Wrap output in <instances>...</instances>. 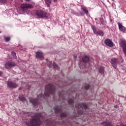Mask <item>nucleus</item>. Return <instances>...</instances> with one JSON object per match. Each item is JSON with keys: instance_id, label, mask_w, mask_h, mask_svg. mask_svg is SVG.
Segmentation results:
<instances>
[{"instance_id": "f257e3e1", "label": "nucleus", "mask_w": 126, "mask_h": 126, "mask_svg": "<svg viewBox=\"0 0 126 126\" xmlns=\"http://www.w3.org/2000/svg\"><path fill=\"white\" fill-rule=\"evenodd\" d=\"M55 92H56V87L53 84H48L45 86L44 94H40L37 96V98L35 99L30 98V102L32 103V105L37 106V105L40 104L39 100H43V99H45V97L50 96V94H54Z\"/></svg>"}, {"instance_id": "f03ea898", "label": "nucleus", "mask_w": 126, "mask_h": 126, "mask_svg": "<svg viewBox=\"0 0 126 126\" xmlns=\"http://www.w3.org/2000/svg\"><path fill=\"white\" fill-rule=\"evenodd\" d=\"M41 119H43V115L41 113H35L32 120L28 122V126H40L42 124Z\"/></svg>"}, {"instance_id": "7ed1b4c3", "label": "nucleus", "mask_w": 126, "mask_h": 126, "mask_svg": "<svg viewBox=\"0 0 126 126\" xmlns=\"http://www.w3.org/2000/svg\"><path fill=\"white\" fill-rule=\"evenodd\" d=\"M89 57L87 56H85L82 57V59H80L79 65L81 69L82 68H86V63H88L89 62Z\"/></svg>"}, {"instance_id": "20e7f679", "label": "nucleus", "mask_w": 126, "mask_h": 126, "mask_svg": "<svg viewBox=\"0 0 126 126\" xmlns=\"http://www.w3.org/2000/svg\"><path fill=\"white\" fill-rule=\"evenodd\" d=\"M75 107L78 109V112L79 114H81V115L83 114V112L82 111V110H83V109H85V110L88 109V106H87V104L84 103H78L76 104Z\"/></svg>"}, {"instance_id": "39448f33", "label": "nucleus", "mask_w": 126, "mask_h": 126, "mask_svg": "<svg viewBox=\"0 0 126 126\" xmlns=\"http://www.w3.org/2000/svg\"><path fill=\"white\" fill-rule=\"evenodd\" d=\"M33 7L34 6L30 3H22L20 5L21 9L23 12H27L28 9L33 8Z\"/></svg>"}, {"instance_id": "423d86ee", "label": "nucleus", "mask_w": 126, "mask_h": 126, "mask_svg": "<svg viewBox=\"0 0 126 126\" xmlns=\"http://www.w3.org/2000/svg\"><path fill=\"white\" fill-rule=\"evenodd\" d=\"M35 15L38 18H45V17H47L48 16V13L44 11L39 10L35 11Z\"/></svg>"}, {"instance_id": "0eeeda50", "label": "nucleus", "mask_w": 126, "mask_h": 126, "mask_svg": "<svg viewBox=\"0 0 126 126\" xmlns=\"http://www.w3.org/2000/svg\"><path fill=\"white\" fill-rule=\"evenodd\" d=\"M92 28L94 34H95L97 36H100L101 37H103L104 36V32H103L101 30H98L96 29V27L94 26H92Z\"/></svg>"}, {"instance_id": "6e6552de", "label": "nucleus", "mask_w": 126, "mask_h": 126, "mask_svg": "<svg viewBox=\"0 0 126 126\" xmlns=\"http://www.w3.org/2000/svg\"><path fill=\"white\" fill-rule=\"evenodd\" d=\"M12 66H15V63L12 62H8L5 64L6 69H10Z\"/></svg>"}, {"instance_id": "1a4fd4ad", "label": "nucleus", "mask_w": 126, "mask_h": 126, "mask_svg": "<svg viewBox=\"0 0 126 126\" xmlns=\"http://www.w3.org/2000/svg\"><path fill=\"white\" fill-rule=\"evenodd\" d=\"M104 44L106 46H107V47H109L110 48L114 47V43L112 42L110 39H105L104 40Z\"/></svg>"}, {"instance_id": "9d476101", "label": "nucleus", "mask_w": 126, "mask_h": 126, "mask_svg": "<svg viewBox=\"0 0 126 126\" xmlns=\"http://www.w3.org/2000/svg\"><path fill=\"white\" fill-rule=\"evenodd\" d=\"M118 25L120 31H121L123 33H126V28L123 26V23L118 22Z\"/></svg>"}, {"instance_id": "9b49d317", "label": "nucleus", "mask_w": 126, "mask_h": 126, "mask_svg": "<svg viewBox=\"0 0 126 126\" xmlns=\"http://www.w3.org/2000/svg\"><path fill=\"white\" fill-rule=\"evenodd\" d=\"M118 58H113L111 60V63L114 68H117V64L118 63Z\"/></svg>"}, {"instance_id": "f8f14e48", "label": "nucleus", "mask_w": 126, "mask_h": 126, "mask_svg": "<svg viewBox=\"0 0 126 126\" xmlns=\"http://www.w3.org/2000/svg\"><path fill=\"white\" fill-rule=\"evenodd\" d=\"M7 85L10 88H16L17 87V84L10 81L7 82Z\"/></svg>"}, {"instance_id": "ddd939ff", "label": "nucleus", "mask_w": 126, "mask_h": 126, "mask_svg": "<svg viewBox=\"0 0 126 126\" xmlns=\"http://www.w3.org/2000/svg\"><path fill=\"white\" fill-rule=\"evenodd\" d=\"M35 55L37 59H42V58H43V53L41 52H36Z\"/></svg>"}, {"instance_id": "4468645a", "label": "nucleus", "mask_w": 126, "mask_h": 126, "mask_svg": "<svg viewBox=\"0 0 126 126\" xmlns=\"http://www.w3.org/2000/svg\"><path fill=\"white\" fill-rule=\"evenodd\" d=\"M45 123L47 125V126H56V125H55L54 123L52 122V121H51L50 120H47L45 121Z\"/></svg>"}, {"instance_id": "2eb2a0df", "label": "nucleus", "mask_w": 126, "mask_h": 126, "mask_svg": "<svg viewBox=\"0 0 126 126\" xmlns=\"http://www.w3.org/2000/svg\"><path fill=\"white\" fill-rule=\"evenodd\" d=\"M101 125H102L103 126H113L112 123L110 122H103L101 123Z\"/></svg>"}, {"instance_id": "dca6fc26", "label": "nucleus", "mask_w": 126, "mask_h": 126, "mask_svg": "<svg viewBox=\"0 0 126 126\" xmlns=\"http://www.w3.org/2000/svg\"><path fill=\"white\" fill-rule=\"evenodd\" d=\"M54 111L56 114H58V113H61L63 110H62L61 108L59 107V106H56L54 108Z\"/></svg>"}, {"instance_id": "f3484780", "label": "nucleus", "mask_w": 126, "mask_h": 126, "mask_svg": "<svg viewBox=\"0 0 126 126\" xmlns=\"http://www.w3.org/2000/svg\"><path fill=\"white\" fill-rule=\"evenodd\" d=\"M81 10L86 13V15H88V14H89V12L87 10V8L86 7H82Z\"/></svg>"}, {"instance_id": "a211bd4d", "label": "nucleus", "mask_w": 126, "mask_h": 126, "mask_svg": "<svg viewBox=\"0 0 126 126\" xmlns=\"http://www.w3.org/2000/svg\"><path fill=\"white\" fill-rule=\"evenodd\" d=\"M68 103L69 105H71L72 107H74V100L72 98H70L68 100Z\"/></svg>"}, {"instance_id": "6ab92c4d", "label": "nucleus", "mask_w": 126, "mask_h": 126, "mask_svg": "<svg viewBox=\"0 0 126 126\" xmlns=\"http://www.w3.org/2000/svg\"><path fill=\"white\" fill-rule=\"evenodd\" d=\"M45 3H46L47 7H50L51 4H52V1L51 0H45Z\"/></svg>"}, {"instance_id": "aec40b11", "label": "nucleus", "mask_w": 126, "mask_h": 126, "mask_svg": "<svg viewBox=\"0 0 126 126\" xmlns=\"http://www.w3.org/2000/svg\"><path fill=\"white\" fill-rule=\"evenodd\" d=\"M98 69H99V73H101V74H103V73H104V67H99L98 68Z\"/></svg>"}, {"instance_id": "412c9836", "label": "nucleus", "mask_w": 126, "mask_h": 126, "mask_svg": "<svg viewBox=\"0 0 126 126\" xmlns=\"http://www.w3.org/2000/svg\"><path fill=\"white\" fill-rule=\"evenodd\" d=\"M61 118H66L67 117V115H66V113L65 112L62 113L61 114Z\"/></svg>"}, {"instance_id": "4be33fe9", "label": "nucleus", "mask_w": 126, "mask_h": 126, "mask_svg": "<svg viewBox=\"0 0 126 126\" xmlns=\"http://www.w3.org/2000/svg\"><path fill=\"white\" fill-rule=\"evenodd\" d=\"M53 66L54 68H56L57 69H59V68H60L59 67V66H58V65L55 63H53Z\"/></svg>"}, {"instance_id": "5701e85b", "label": "nucleus", "mask_w": 126, "mask_h": 126, "mask_svg": "<svg viewBox=\"0 0 126 126\" xmlns=\"http://www.w3.org/2000/svg\"><path fill=\"white\" fill-rule=\"evenodd\" d=\"M19 99L20 100V101H25L26 100V98H25V97H23V96H20Z\"/></svg>"}, {"instance_id": "b1692460", "label": "nucleus", "mask_w": 126, "mask_h": 126, "mask_svg": "<svg viewBox=\"0 0 126 126\" xmlns=\"http://www.w3.org/2000/svg\"><path fill=\"white\" fill-rule=\"evenodd\" d=\"M89 88H90V85H89V84H87L85 86V89H86V90H88Z\"/></svg>"}, {"instance_id": "393cba45", "label": "nucleus", "mask_w": 126, "mask_h": 126, "mask_svg": "<svg viewBox=\"0 0 126 126\" xmlns=\"http://www.w3.org/2000/svg\"><path fill=\"white\" fill-rule=\"evenodd\" d=\"M4 40L6 42H9V41H10V37H5Z\"/></svg>"}, {"instance_id": "a878e982", "label": "nucleus", "mask_w": 126, "mask_h": 126, "mask_svg": "<svg viewBox=\"0 0 126 126\" xmlns=\"http://www.w3.org/2000/svg\"><path fill=\"white\" fill-rule=\"evenodd\" d=\"M11 54H12V56H13V57L15 59H16V58H15V57H16V53H15V52H12Z\"/></svg>"}, {"instance_id": "bb28decb", "label": "nucleus", "mask_w": 126, "mask_h": 126, "mask_svg": "<svg viewBox=\"0 0 126 126\" xmlns=\"http://www.w3.org/2000/svg\"><path fill=\"white\" fill-rule=\"evenodd\" d=\"M7 0H0L1 3H6Z\"/></svg>"}, {"instance_id": "cd10ccee", "label": "nucleus", "mask_w": 126, "mask_h": 126, "mask_svg": "<svg viewBox=\"0 0 126 126\" xmlns=\"http://www.w3.org/2000/svg\"><path fill=\"white\" fill-rule=\"evenodd\" d=\"M48 66L51 68V67H52V62H49L48 63Z\"/></svg>"}, {"instance_id": "c85d7f7f", "label": "nucleus", "mask_w": 126, "mask_h": 126, "mask_svg": "<svg viewBox=\"0 0 126 126\" xmlns=\"http://www.w3.org/2000/svg\"><path fill=\"white\" fill-rule=\"evenodd\" d=\"M3 74V73L2 71H0V76H1Z\"/></svg>"}, {"instance_id": "c756f323", "label": "nucleus", "mask_w": 126, "mask_h": 126, "mask_svg": "<svg viewBox=\"0 0 126 126\" xmlns=\"http://www.w3.org/2000/svg\"><path fill=\"white\" fill-rule=\"evenodd\" d=\"M121 60H122V61H121V63H124V60H123V57H121Z\"/></svg>"}, {"instance_id": "7c9ffc66", "label": "nucleus", "mask_w": 126, "mask_h": 126, "mask_svg": "<svg viewBox=\"0 0 126 126\" xmlns=\"http://www.w3.org/2000/svg\"><path fill=\"white\" fill-rule=\"evenodd\" d=\"M80 15H81V16H82L83 15V13H80Z\"/></svg>"}, {"instance_id": "2f4dec72", "label": "nucleus", "mask_w": 126, "mask_h": 126, "mask_svg": "<svg viewBox=\"0 0 126 126\" xmlns=\"http://www.w3.org/2000/svg\"><path fill=\"white\" fill-rule=\"evenodd\" d=\"M25 0V1H27L28 2L30 1V0Z\"/></svg>"}, {"instance_id": "473e14b6", "label": "nucleus", "mask_w": 126, "mask_h": 126, "mask_svg": "<svg viewBox=\"0 0 126 126\" xmlns=\"http://www.w3.org/2000/svg\"><path fill=\"white\" fill-rule=\"evenodd\" d=\"M54 2H56L57 0H54Z\"/></svg>"}, {"instance_id": "72a5a7b5", "label": "nucleus", "mask_w": 126, "mask_h": 126, "mask_svg": "<svg viewBox=\"0 0 126 126\" xmlns=\"http://www.w3.org/2000/svg\"><path fill=\"white\" fill-rule=\"evenodd\" d=\"M21 89V88H19V90H20Z\"/></svg>"}, {"instance_id": "f704fd0d", "label": "nucleus", "mask_w": 126, "mask_h": 126, "mask_svg": "<svg viewBox=\"0 0 126 126\" xmlns=\"http://www.w3.org/2000/svg\"><path fill=\"white\" fill-rule=\"evenodd\" d=\"M59 97H61V94H59Z\"/></svg>"}, {"instance_id": "c9c22d12", "label": "nucleus", "mask_w": 126, "mask_h": 126, "mask_svg": "<svg viewBox=\"0 0 126 126\" xmlns=\"http://www.w3.org/2000/svg\"><path fill=\"white\" fill-rule=\"evenodd\" d=\"M126 126V125H124V126Z\"/></svg>"}]
</instances>
